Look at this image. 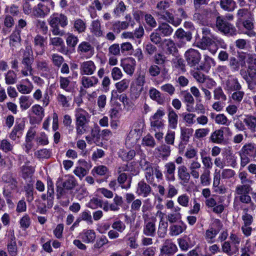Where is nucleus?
<instances>
[{"instance_id": "5fc2aeb1", "label": "nucleus", "mask_w": 256, "mask_h": 256, "mask_svg": "<svg viewBox=\"0 0 256 256\" xmlns=\"http://www.w3.org/2000/svg\"><path fill=\"white\" fill-rule=\"evenodd\" d=\"M166 222L171 224L180 222L182 221V214H178L177 213L170 212L166 215Z\"/></svg>"}, {"instance_id": "de8ad7c7", "label": "nucleus", "mask_w": 256, "mask_h": 256, "mask_svg": "<svg viewBox=\"0 0 256 256\" xmlns=\"http://www.w3.org/2000/svg\"><path fill=\"white\" fill-rule=\"evenodd\" d=\"M25 192V196L28 202H32L34 200V188L32 184H27L24 188Z\"/></svg>"}, {"instance_id": "f03ea898", "label": "nucleus", "mask_w": 256, "mask_h": 256, "mask_svg": "<svg viewBox=\"0 0 256 256\" xmlns=\"http://www.w3.org/2000/svg\"><path fill=\"white\" fill-rule=\"evenodd\" d=\"M238 178L240 180V184L236 186L234 191V200H238L244 204H253L250 196L249 195L252 188L251 185L252 180L248 178V174L246 172H240Z\"/></svg>"}, {"instance_id": "49530a36", "label": "nucleus", "mask_w": 256, "mask_h": 256, "mask_svg": "<svg viewBox=\"0 0 256 256\" xmlns=\"http://www.w3.org/2000/svg\"><path fill=\"white\" fill-rule=\"evenodd\" d=\"M15 239V236H12L7 245L8 252L11 256H16L17 254V246Z\"/></svg>"}, {"instance_id": "bb28decb", "label": "nucleus", "mask_w": 256, "mask_h": 256, "mask_svg": "<svg viewBox=\"0 0 256 256\" xmlns=\"http://www.w3.org/2000/svg\"><path fill=\"white\" fill-rule=\"evenodd\" d=\"M90 30V32L96 37H100L104 35L101 22L98 19L91 22Z\"/></svg>"}, {"instance_id": "a18cd8bd", "label": "nucleus", "mask_w": 256, "mask_h": 256, "mask_svg": "<svg viewBox=\"0 0 256 256\" xmlns=\"http://www.w3.org/2000/svg\"><path fill=\"white\" fill-rule=\"evenodd\" d=\"M128 180V176L125 173L119 174L118 177V182L120 184L121 188L124 189H128L130 188L132 182V178L128 180L126 184L124 182Z\"/></svg>"}, {"instance_id": "8fccbe9b", "label": "nucleus", "mask_w": 256, "mask_h": 256, "mask_svg": "<svg viewBox=\"0 0 256 256\" xmlns=\"http://www.w3.org/2000/svg\"><path fill=\"white\" fill-rule=\"evenodd\" d=\"M128 26L129 22H128L117 21L113 23L112 30L115 33L118 34L121 30L127 28Z\"/></svg>"}, {"instance_id": "6e6552de", "label": "nucleus", "mask_w": 256, "mask_h": 256, "mask_svg": "<svg viewBox=\"0 0 256 256\" xmlns=\"http://www.w3.org/2000/svg\"><path fill=\"white\" fill-rule=\"evenodd\" d=\"M146 214L142 215L144 220V224L142 230L143 234L146 236L154 237L156 234V218H148Z\"/></svg>"}, {"instance_id": "39448f33", "label": "nucleus", "mask_w": 256, "mask_h": 256, "mask_svg": "<svg viewBox=\"0 0 256 256\" xmlns=\"http://www.w3.org/2000/svg\"><path fill=\"white\" fill-rule=\"evenodd\" d=\"M140 166L144 172V178L148 184L152 185L154 184V174L157 179L160 180L162 179L163 175L159 168V166L153 167L152 164L144 159L140 160Z\"/></svg>"}, {"instance_id": "9b49d317", "label": "nucleus", "mask_w": 256, "mask_h": 256, "mask_svg": "<svg viewBox=\"0 0 256 256\" xmlns=\"http://www.w3.org/2000/svg\"><path fill=\"white\" fill-rule=\"evenodd\" d=\"M212 224L216 227H210L206 231L204 234L205 239L208 244H212L214 242V238L218 234L222 226L220 221L216 219L214 221Z\"/></svg>"}, {"instance_id": "864d4df0", "label": "nucleus", "mask_w": 256, "mask_h": 256, "mask_svg": "<svg viewBox=\"0 0 256 256\" xmlns=\"http://www.w3.org/2000/svg\"><path fill=\"white\" fill-rule=\"evenodd\" d=\"M70 77H60V84L61 88L70 92L71 90Z\"/></svg>"}, {"instance_id": "c9c22d12", "label": "nucleus", "mask_w": 256, "mask_h": 256, "mask_svg": "<svg viewBox=\"0 0 256 256\" xmlns=\"http://www.w3.org/2000/svg\"><path fill=\"white\" fill-rule=\"evenodd\" d=\"M156 31L159 32L162 36H169L172 34L174 30L168 23L162 22Z\"/></svg>"}, {"instance_id": "e2e57ef3", "label": "nucleus", "mask_w": 256, "mask_h": 256, "mask_svg": "<svg viewBox=\"0 0 256 256\" xmlns=\"http://www.w3.org/2000/svg\"><path fill=\"white\" fill-rule=\"evenodd\" d=\"M19 100L20 108L22 110H27L32 104V102L29 100V97L28 96H21L19 98Z\"/></svg>"}, {"instance_id": "412c9836", "label": "nucleus", "mask_w": 256, "mask_h": 256, "mask_svg": "<svg viewBox=\"0 0 256 256\" xmlns=\"http://www.w3.org/2000/svg\"><path fill=\"white\" fill-rule=\"evenodd\" d=\"M224 130L227 132L230 131V129L228 127H225L216 130L211 134L209 138L211 142L216 144H223L224 142Z\"/></svg>"}, {"instance_id": "6ab92c4d", "label": "nucleus", "mask_w": 256, "mask_h": 256, "mask_svg": "<svg viewBox=\"0 0 256 256\" xmlns=\"http://www.w3.org/2000/svg\"><path fill=\"white\" fill-rule=\"evenodd\" d=\"M46 39L40 34L36 35L34 38V50L36 55H42L45 52L44 42Z\"/></svg>"}, {"instance_id": "c85d7f7f", "label": "nucleus", "mask_w": 256, "mask_h": 256, "mask_svg": "<svg viewBox=\"0 0 256 256\" xmlns=\"http://www.w3.org/2000/svg\"><path fill=\"white\" fill-rule=\"evenodd\" d=\"M166 54L174 56L178 52V49L174 42L171 39H164L162 44Z\"/></svg>"}, {"instance_id": "4468645a", "label": "nucleus", "mask_w": 256, "mask_h": 256, "mask_svg": "<svg viewBox=\"0 0 256 256\" xmlns=\"http://www.w3.org/2000/svg\"><path fill=\"white\" fill-rule=\"evenodd\" d=\"M188 64L190 66H194L198 64L201 59V55L198 50L190 48L184 54Z\"/></svg>"}, {"instance_id": "393cba45", "label": "nucleus", "mask_w": 256, "mask_h": 256, "mask_svg": "<svg viewBox=\"0 0 256 256\" xmlns=\"http://www.w3.org/2000/svg\"><path fill=\"white\" fill-rule=\"evenodd\" d=\"M121 66L126 74L132 76L135 70L136 62L132 58H128L122 62Z\"/></svg>"}, {"instance_id": "6e6d98bb", "label": "nucleus", "mask_w": 256, "mask_h": 256, "mask_svg": "<svg viewBox=\"0 0 256 256\" xmlns=\"http://www.w3.org/2000/svg\"><path fill=\"white\" fill-rule=\"evenodd\" d=\"M20 33L21 30L18 28H16L10 36V44L14 46L13 43H20Z\"/></svg>"}, {"instance_id": "37998d69", "label": "nucleus", "mask_w": 256, "mask_h": 256, "mask_svg": "<svg viewBox=\"0 0 256 256\" xmlns=\"http://www.w3.org/2000/svg\"><path fill=\"white\" fill-rule=\"evenodd\" d=\"M160 154V156L162 158H165L169 156L170 154V146L165 144H161L156 148Z\"/></svg>"}, {"instance_id": "052dcab7", "label": "nucleus", "mask_w": 256, "mask_h": 256, "mask_svg": "<svg viewBox=\"0 0 256 256\" xmlns=\"http://www.w3.org/2000/svg\"><path fill=\"white\" fill-rule=\"evenodd\" d=\"M126 9V6L122 1L120 0L118 2L114 10V13L116 16L120 17L121 15L123 14Z\"/></svg>"}, {"instance_id": "f3484780", "label": "nucleus", "mask_w": 256, "mask_h": 256, "mask_svg": "<svg viewBox=\"0 0 256 256\" xmlns=\"http://www.w3.org/2000/svg\"><path fill=\"white\" fill-rule=\"evenodd\" d=\"M78 163V166L76 168L74 173L82 180L88 174L90 166L87 162L84 160H79Z\"/></svg>"}, {"instance_id": "a878e982", "label": "nucleus", "mask_w": 256, "mask_h": 256, "mask_svg": "<svg viewBox=\"0 0 256 256\" xmlns=\"http://www.w3.org/2000/svg\"><path fill=\"white\" fill-rule=\"evenodd\" d=\"M178 176L181 184L186 185L188 184L190 180V174L188 171L187 168L184 166H180L178 168Z\"/></svg>"}, {"instance_id": "7ed1b4c3", "label": "nucleus", "mask_w": 256, "mask_h": 256, "mask_svg": "<svg viewBox=\"0 0 256 256\" xmlns=\"http://www.w3.org/2000/svg\"><path fill=\"white\" fill-rule=\"evenodd\" d=\"M48 23L53 35L60 36L65 35V31L60 28V26L64 28L68 24V18L64 14L56 13L52 14L49 18Z\"/></svg>"}, {"instance_id": "9d476101", "label": "nucleus", "mask_w": 256, "mask_h": 256, "mask_svg": "<svg viewBox=\"0 0 256 256\" xmlns=\"http://www.w3.org/2000/svg\"><path fill=\"white\" fill-rule=\"evenodd\" d=\"M26 122L23 118L16 119L14 127L9 134V138L14 141H18L23 134Z\"/></svg>"}, {"instance_id": "4be33fe9", "label": "nucleus", "mask_w": 256, "mask_h": 256, "mask_svg": "<svg viewBox=\"0 0 256 256\" xmlns=\"http://www.w3.org/2000/svg\"><path fill=\"white\" fill-rule=\"evenodd\" d=\"M210 14V9L204 8L194 14L193 20L200 24L204 25L207 23L208 18Z\"/></svg>"}, {"instance_id": "680f3d73", "label": "nucleus", "mask_w": 256, "mask_h": 256, "mask_svg": "<svg viewBox=\"0 0 256 256\" xmlns=\"http://www.w3.org/2000/svg\"><path fill=\"white\" fill-rule=\"evenodd\" d=\"M210 170H204L202 174L200 176V183L202 186H206L210 184Z\"/></svg>"}, {"instance_id": "3c124183", "label": "nucleus", "mask_w": 256, "mask_h": 256, "mask_svg": "<svg viewBox=\"0 0 256 256\" xmlns=\"http://www.w3.org/2000/svg\"><path fill=\"white\" fill-rule=\"evenodd\" d=\"M36 68L38 70L45 72H49L50 70L48 62L44 60H36Z\"/></svg>"}, {"instance_id": "c03bdc74", "label": "nucleus", "mask_w": 256, "mask_h": 256, "mask_svg": "<svg viewBox=\"0 0 256 256\" xmlns=\"http://www.w3.org/2000/svg\"><path fill=\"white\" fill-rule=\"evenodd\" d=\"M164 19L169 23L175 26H178L182 22L181 18H175L174 14L169 11H166L163 15Z\"/></svg>"}, {"instance_id": "f257e3e1", "label": "nucleus", "mask_w": 256, "mask_h": 256, "mask_svg": "<svg viewBox=\"0 0 256 256\" xmlns=\"http://www.w3.org/2000/svg\"><path fill=\"white\" fill-rule=\"evenodd\" d=\"M250 53L241 52L238 54V60L232 56L229 66L232 72L240 70V74L247 84L248 89L256 92V56Z\"/></svg>"}, {"instance_id": "2f4dec72", "label": "nucleus", "mask_w": 256, "mask_h": 256, "mask_svg": "<svg viewBox=\"0 0 256 256\" xmlns=\"http://www.w3.org/2000/svg\"><path fill=\"white\" fill-rule=\"evenodd\" d=\"M79 236L82 241L86 244L93 243L96 238V234L93 230H84Z\"/></svg>"}, {"instance_id": "e433bc0d", "label": "nucleus", "mask_w": 256, "mask_h": 256, "mask_svg": "<svg viewBox=\"0 0 256 256\" xmlns=\"http://www.w3.org/2000/svg\"><path fill=\"white\" fill-rule=\"evenodd\" d=\"M168 227V222L164 220L163 216H162L159 222L158 230L157 232V234L159 238H164L166 236L167 233Z\"/></svg>"}, {"instance_id": "4c0bfd02", "label": "nucleus", "mask_w": 256, "mask_h": 256, "mask_svg": "<svg viewBox=\"0 0 256 256\" xmlns=\"http://www.w3.org/2000/svg\"><path fill=\"white\" fill-rule=\"evenodd\" d=\"M144 120L142 118L138 119L133 124L132 128H134V130H130L128 135V138H130L131 136L134 134V132L136 133L137 136L138 134H140L142 132V130L144 128Z\"/></svg>"}, {"instance_id": "423d86ee", "label": "nucleus", "mask_w": 256, "mask_h": 256, "mask_svg": "<svg viewBox=\"0 0 256 256\" xmlns=\"http://www.w3.org/2000/svg\"><path fill=\"white\" fill-rule=\"evenodd\" d=\"M238 153L240 158V166L244 168L256 158V144L253 142L246 143Z\"/></svg>"}, {"instance_id": "aec40b11", "label": "nucleus", "mask_w": 256, "mask_h": 256, "mask_svg": "<svg viewBox=\"0 0 256 256\" xmlns=\"http://www.w3.org/2000/svg\"><path fill=\"white\" fill-rule=\"evenodd\" d=\"M197 46L203 50L209 48V47L212 46L213 48L211 52L212 54H214L217 50V47L212 37L202 36V38L197 42Z\"/></svg>"}, {"instance_id": "09e8293b", "label": "nucleus", "mask_w": 256, "mask_h": 256, "mask_svg": "<svg viewBox=\"0 0 256 256\" xmlns=\"http://www.w3.org/2000/svg\"><path fill=\"white\" fill-rule=\"evenodd\" d=\"M77 185V182L74 176H69L62 183V186L65 190H72Z\"/></svg>"}, {"instance_id": "2eb2a0df", "label": "nucleus", "mask_w": 256, "mask_h": 256, "mask_svg": "<svg viewBox=\"0 0 256 256\" xmlns=\"http://www.w3.org/2000/svg\"><path fill=\"white\" fill-rule=\"evenodd\" d=\"M96 70L94 62L91 60L84 61L80 64V70L82 76H92Z\"/></svg>"}, {"instance_id": "69168bd1", "label": "nucleus", "mask_w": 256, "mask_h": 256, "mask_svg": "<svg viewBox=\"0 0 256 256\" xmlns=\"http://www.w3.org/2000/svg\"><path fill=\"white\" fill-rule=\"evenodd\" d=\"M57 100L58 103L62 107L68 108L70 106L69 102L70 100V98L68 96H66L64 95L59 94L57 96Z\"/></svg>"}, {"instance_id": "0e129e2a", "label": "nucleus", "mask_w": 256, "mask_h": 256, "mask_svg": "<svg viewBox=\"0 0 256 256\" xmlns=\"http://www.w3.org/2000/svg\"><path fill=\"white\" fill-rule=\"evenodd\" d=\"M130 80L127 79H123L116 84V87L119 92H122L126 90L128 87Z\"/></svg>"}, {"instance_id": "7c9ffc66", "label": "nucleus", "mask_w": 256, "mask_h": 256, "mask_svg": "<svg viewBox=\"0 0 256 256\" xmlns=\"http://www.w3.org/2000/svg\"><path fill=\"white\" fill-rule=\"evenodd\" d=\"M175 170L176 164L174 162H168L164 165V173L167 180L171 182L175 180Z\"/></svg>"}, {"instance_id": "72a5a7b5", "label": "nucleus", "mask_w": 256, "mask_h": 256, "mask_svg": "<svg viewBox=\"0 0 256 256\" xmlns=\"http://www.w3.org/2000/svg\"><path fill=\"white\" fill-rule=\"evenodd\" d=\"M98 82V78L95 76H82L81 78V83L85 88H88L95 86Z\"/></svg>"}, {"instance_id": "603ef678", "label": "nucleus", "mask_w": 256, "mask_h": 256, "mask_svg": "<svg viewBox=\"0 0 256 256\" xmlns=\"http://www.w3.org/2000/svg\"><path fill=\"white\" fill-rule=\"evenodd\" d=\"M220 6L223 10L232 12L234 9L236 2L233 0H220Z\"/></svg>"}, {"instance_id": "774afa93", "label": "nucleus", "mask_w": 256, "mask_h": 256, "mask_svg": "<svg viewBox=\"0 0 256 256\" xmlns=\"http://www.w3.org/2000/svg\"><path fill=\"white\" fill-rule=\"evenodd\" d=\"M215 122L219 124L228 126L230 124V122L224 114H218L214 118Z\"/></svg>"}, {"instance_id": "cd10ccee", "label": "nucleus", "mask_w": 256, "mask_h": 256, "mask_svg": "<svg viewBox=\"0 0 256 256\" xmlns=\"http://www.w3.org/2000/svg\"><path fill=\"white\" fill-rule=\"evenodd\" d=\"M168 128L175 130L178 126V116L176 112L171 108L168 109Z\"/></svg>"}, {"instance_id": "13d9d810", "label": "nucleus", "mask_w": 256, "mask_h": 256, "mask_svg": "<svg viewBox=\"0 0 256 256\" xmlns=\"http://www.w3.org/2000/svg\"><path fill=\"white\" fill-rule=\"evenodd\" d=\"M6 83L7 84H12L16 82V74L13 70H10L5 74Z\"/></svg>"}, {"instance_id": "ea45409f", "label": "nucleus", "mask_w": 256, "mask_h": 256, "mask_svg": "<svg viewBox=\"0 0 256 256\" xmlns=\"http://www.w3.org/2000/svg\"><path fill=\"white\" fill-rule=\"evenodd\" d=\"M244 122L251 132L256 131V117L250 114L247 115L244 119Z\"/></svg>"}, {"instance_id": "473e14b6", "label": "nucleus", "mask_w": 256, "mask_h": 256, "mask_svg": "<svg viewBox=\"0 0 256 256\" xmlns=\"http://www.w3.org/2000/svg\"><path fill=\"white\" fill-rule=\"evenodd\" d=\"M186 229V226L183 222L178 224H172L169 228V234L171 236H176L182 234Z\"/></svg>"}, {"instance_id": "5701e85b", "label": "nucleus", "mask_w": 256, "mask_h": 256, "mask_svg": "<svg viewBox=\"0 0 256 256\" xmlns=\"http://www.w3.org/2000/svg\"><path fill=\"white\" fill-rule=\"evenodd\" d=\"M175 36L179 40L178 45L183 46L186 42H189L192 38V32L190 31L185 32L182 28H178L174 34Z\"/></svg>"}, {"instance_id": "4d7b16f0", "label": "nucleus", "mask_w": 256, "mask_h": 256, "mask_svg": "<svg viewBox=\"0 0 256 256\" xmlns=\"http://www.w3.org/2000/svg\"><path fill=\"white\" fill-rule=\"evenodd\" d=\"M180 96H182L184 102L190 104H194V99L193 96L188 90L180 91Z\"/></svg>"}, {"instance_id": "338daca9", "label": "nucleus", "mask_w": 256, "mask_h": 256, "mask_svg": "<svg viewBox=\"0 0 256 256\" xmlns=\"http://www.w3.org/2000/svg\"><path fill=\"white\" fill-rule=\"evenodd\" d=\"M142 144L150 148H154L156 145L154 138L150 134H148L142 138Z\"/></svg>"}, {"instance_id": "c756f323", "label": "nucleus", "mask_w": 256, "mask_h": 256, "mask_svg": "<svg viewBox=\"0 0 256 256\" xmlns=\"http://www.w3.org/2000/svg\"><path fill=\"white\" fill-rule=\"evenodd\" d=\"M242 87L236 78L232 77L226 82V90L228 92L241 90Z\"/></svg>"}, {"instance_id": "a19ab883", "label": "nucleus", "mask_w": 256, "mask_h": 256, "mask_svg": "<svg viewBox=\"0 0 256 256\" xmlns=\"http://www.w3.org/2000/svg\"><path fill=\"white\" fill-rule=\"evenodd\" d=\"M194 130L192 128L182 127L180 128V138L182 141L187 143L189 142L190 138L192 136Z\"/></svg>"}, {"instance_id": "58836bf2", "label": "nucleus", "mask_w": 256, "mask_h": 256, "mask_svg": "<svg viewBox=\"0 0 256 256\" xmlns=\"http://www.w3.org/2000/svg\"><path fill=\"white\" fill-rule=\"evenodd\" d=\"M73 28L74 31L78 34L84 32L86 28V22L81 18H76L72 22Z\"/></svg>"}, {"instance_id": "f8f14e48", "label": "nucleus", "mask_w": 256, "mask_h": 256, "mask_svg": "<svg viewBox=\"0 0 256 256\" xmlns=\"http://www.w3.org/2000/svg\"><path fill=\"white\" fill-rule=\"evenodd\" d=\"M30 56H32L30 50L25 52L22 61V64L24 66V68L22 70V73L24 76L32 74V65L34 62V58L32 57H30Z\"/></svg>"}, {"instance_id": "0eeeda50", "label": "nucleus", "mask_w": 256, "mask_h": 256, "mask_svg": "<svg viewBox=\"0 0 256 256\" xmlns=\"http://www.w3.org/2000/svg\"><path fill=\"white\" fill-rule=\"evenodd\" d=\"M216 28L221 32L225 34L234 36L236 34V28L223 18V16H218L216 18Z\"/></svg>"}, {"instance_id": "dca6fc26", "label": "nucleus", "mask_w": 256, "mask_h": 256, "mask_svg": "<svg viewBox=\"0 0 256 256\" xmlns=\"http://www.w3.org/2000/svg\"><path fill=\"white\" fill-rule=\"evenodd\" d=\"M94 48L87 42H82L77 48L78 53L80 56H86L87 58H91L94 54Z\"/></svg>"}, {"instance_id": "b1692460", "label": "nucleus", "mask_w": 256, "mask_h": 256, "mask_svg": "<svg viewBox=\"0 0 256 256\" xmlns=\"http://www.w3.org/2000/svg\"><path fill=\"white\" fill-rule=\"evenodd\" d=\"M152 192V189L149 184H147L144 180H142L138 182L136 190L138 196L146 198Z\"/></svg>"}, {"instance_id": "ddd939ff", "label": "nucleus", "mask_w": 256, "mask_h": 256, "mask_svg": "<svg viewBox=\"0 0 256 256\" xmlns=\"http://www.w3.org/2000/svg\"><path fill=\"white\" fill-rule=\"evenodd\" d=\"M178 250L176 244L171 240L166 239L160 248L159 256H173Z\"/></svg>"}, {"instance_id": "a211bd4d", "label": "nucleus", "mask_w": 256, "mask_h": 256, "mask_svg": "<svg viewBox=\"0 0 256 256\" xmlns=\"http://www.w3.org/2000/svg\"><path fill=\"white\" fill-rule=\"evenodd\" d=\"M50 12V8L46 5L38 3L32 8V16L36 18H44Z\"/></svg>"}, {"instance_id": "f704fd0d", "label": "nucleus", "mask_w": 256, "mask_h": 256, "mask_svg": "<svg viewBox=\"0 0 256 256\" xmlns=\"http://www.w3.org/2000/svg\"><path fill=\"white\" fill-rule=\"evenodd\" d=\"M149 95L152 100L160 104H163L164 102V98L162 96V94L154 88H150L149 90Z\"/></svg>"}, {"instance_id": "79ce46f5", "label": "nucleus", "mask_w": 256, "mask_h": 256, "mask_svg": "<svg viewBox=\"0 0 256 256\" xmlns=\"http://www.w3.org/2000/svg\"><path fill=\"white\" fill-rule=\"evenodd\" d=\"M200 156L204 168H205L204 170H210L213 166L212 158L210 156H207L204 151L200 152Z\"/></svg>"}, {"instance_id": "20e7f679", "label": "nucleus", "mask_w": 256, "mask_h": 256, "mask_svg": "<svg viewBox=\"0 0 256 256\" xmlns=\"http://www.w3.org/2000/svg\"><path fill=\"white\" fill-rule=\"evenodd\" d=\"M74 112L76 134L80 136L88 130L90 115L86 110L80 108H76Z\"/></svg>"}, {"instance_id": "bf43d9fd", "label": "nucleus", "mask_w": 256, "mask_h": 256, "mask_svg": "<svg viewBox=\"0 0 256 256\" xmlns=\"http://www.w3.org/2000/svg\"><path fill=\"white\" fill-rule=\"evenodd\" d=\"M21 171L22 177L24 179H26L32 176L34 170L33 167L26 164L21 167Z\"/></svg>"}, {"instance_id": "1a4fd4ad", "label": "nucleus", "mask_w": 256, "mask_h": 256, "mask_svg": "<svg viewBox=\"0 0 256 256\" xmlns=\"http://www.w3.org/2000/svg\"><path fill=\"white\" fill-rule=\"evenodd\" d=\"M112 230L108 231V236L110 239L114 240L120 237V234L123 233L126 226L124 222L118 218H116L112 224Z\"/></svg>"}]
</instances>
